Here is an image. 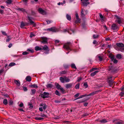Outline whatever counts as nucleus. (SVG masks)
<instances>
[{
    "instance_id": "obj_1",
    "label": "nucleus",
    "mask_w": 124,
    "mask_h": 124,
    "mask_svg": "<svg viewBox=\"0 0 124 124\" xmlns=\"http://www.w3.org/2000/svg\"><path fill=\"white\" fill-rule=\"evenodd\" d=\"M71 43L70 42H68L65 44L63 47L68 51H70L72 50V49L71 48Z\"/></svg>"
},
{
    "instance_id": "obj_2",
    "label": "nucleus",
    "mask_w": 124,
    "mask_h": 124,
    "mask_svg": "<svg viewBox=\"0 0 124 124\" xmlns=\"http://www.w3.org/2000/svg\"><path fill=\"white\" fill-rule=\"evenodd\" d=\"M117 46L120 48L119 50L123 52L124 50V44L121 43H117L116 44Z\"/></svg>"
},
{
    "instance_id": "obj_3",
    "label": "nucleus",
    "mask_w": 124,
    "mask_h": 124,
    "mask_svg": "<svg viewBox=\"0 0 124 124\" xmlns=\"http://www.w3.org/2000/svg\"><path fill=\"white\" fill-rule=\"evenodd\" d=\"M116 18L115 22L119 24H120L122 23V21L120 17L117 15L115 16Z\"/></svg>"
},
{
    "instance_id": "obj_4",
    "label": "nucleus",
    "mask_w": 124,
    "mask_h": 124,
    "mask_svg": "<svg viewBox=\"0 0 124 124\" xmlns=\"http://www.w3.org/2000/svg\"><path fill=\"white\" fill-rule=\"evenodd\" d=\"M49 93L47 92H44L43 93V94H41L40 96L41 98H48L49 97Z\"/></svg>"
},
{
    "instance_id": "obj_5",
    "label": "nucleus",
    "mask_w": 124,
    "mask_h": 124,
    "mask_svg": "<svg viewBox=\"0 0 124 124\" xmlns=\"http://www.w3.org/2000/svg\"><path fill=\"white\" fill-rule=\"evenodd\" d=\"M108 70L111 72L114 73L117 70L116 68L113 66H109L108 69Z\"/></svg>"
},
{
    "instance_id": "obj_6",
    "label": "nucleus",
    "mask_w": 124,
    "mask_h": 124,
    "mask_svg": "<svg viewBox=\"0 0 124 124\" xmlns=\"http://www.w3.org/2000/svg\"><path fill=\"white\" fill-rule=\"evenodd\" d=\"M73 83H68L66 84L65 86V87L67 89L70 88L72 87L73 86Z\"/></svg>"
},
{
    "instance_id": "obj_7",
    "label": "nucleus",
    "mask_w": 124,
    "mask_h": 124,
    "mask_svg": "<svg viewBox=\"0 0 124 124\" xmlns=\"http://www.w3.org/2000/svg\"><path fill=\"white\" fill-rule=\"evenodd\" d=\"M38 10L39 13L42 15H46V12L41 8H39Z\"/></svg>"
},
{
    "instance_id": "obj_8",
    "label": "nucleus",
    "mask_w": 124,
    "mask_h": 124,
    "mask_svg": "<svg viewBox=\"0 0 124 124\" xmlns=\"http://www.w3.org/2000/svg\"><path fill=\"white\" fill-rule=\"evenodd\" d=\"M41 39L42 40V41H41L42 43L45 44L47 43V38L45 37H41Z\"/></svg>"
},
{
    "instance_id": "obj_9",
    "label": "nucleus",
    "mask_w": 124,
    "mask_h": 124,
    "mask_svg": "<svg viewBox=\"0 0 124 124\" xmlns=\"http://www.w3.org/2000/svg\"><path fill=\"white\" fill-rule=\"evenodd\" d=\"M118 28L117 25L115 24H113L112 25L111 28L113 30H116Z\"/></svg>"
},
{
    "instance_id": "obj_10",
    "label": "nucleus",
    "mask_w": 124,
    "mask_h": 124,
    "mask_svg": "<svg viewBox=\"0 0 124 124\" xmlns=\"http://www.w3.org/2000/svg\"><path fill=\"white\" fill-rule=\"evenodd\" d=\"M47 30L48 31H51L52 32H55L56 31V30L55 28L53 27L47 29Z\"/></svg>"
},
{
    "instance_id": "obj_11",
    "label": "nucleus",
    "mask_w": 124,
    "mask_h": 124,
    "mask_svg": "<svg viewBox=\"0 0 124 124\" xmlns=\"http://www.w3.org/2000/svg\"><path fill=\"white\" fill-rule=\"evenodd\" d=\"M21 25L20 27L21 28H22L23 27L25 26L28 25V24L26 23H24L23 22H22L21 23Z\"/></svg>"
},
{
    "instance_id": "obj_12",
    "label": "nucleus",
    "mask_w": 124,
    "mask_h": 124,
    "mask_svg": "<svg viewBox=\"0 0 124 124\" xmlns=\"http://www.w3.org/2000/svg\"><path fill=\"white\" fill-rule=\"evenodd\" d=\"M39 106H43V109L44 110L47 107V106L45 104L41 103L40 104Z\"/></svg>"
},
{
    "instance_id": "obj_13",
    "label": "nucleus",
    "mask_w": 124,
    "mask_h": 124,
    "mask_svg": "<svg viewBox=\"0 0 124 124\" xmlns=\"http://www.w3.org/2000/svg\"><path fill=\"white\" fill-rule=\"evenodd\" d=\"M42 50L45 51H49L48 47V46L45 45L44 46H42Z\"/></svg>"
},
{
    "instance_id": "obj_14",
    "label": "nucleus",
    "mask_w": 124,
    "mask_h": 124,
    "mask_svg": "<svg viewBox=\"0 0 124 124\" xmlns=\"http://www.w3.org/2000/svg\"><path fill=\"white\" fill-rule=\"evenodd\" d=\"M25 79L27 81L30 82L31 80V77L30 76H28L26 77Z\"/></svg>"
},
{
    "instance_id": "obj_15",
    "label": "nucleus",
    "mask_w": 124,
    "mask_h": 124,
    "mask_svg": "<svg viewBox=\"0 0 124 124\" xmlns=\"http://www.w3.org/2000/svg\"><path fill=\"white\" fill-rule=\"evenodd\" d=\"M35 49L36 51L41 50L42 49L41 47H39L38 46H36L35 47Z\"/></svg>"
},
{
    "instance_id": "obj_16",
    "label": "nucleus",
    "mask_w": 124,
    "mask_h": 124,
    "mask_svg": "<svg viewBox=\"0 0 124 124\" xmlns=\"http://www.w3.org/2000/svg\"><path fill=\"white\" fill-rule=\"evenodd\" d=\"M98 72V71H96L94 72H93L91 73L90 75L91 76L93 77L96 74V73Z\"/></svg>"
},
{
    "instance_id": "obj_17",
    "label": "nucleus",
    "mask_w": 124,
    "mask_h": 124,
    "mask_svg": "<svg viewBox=\"0 0 124 124\" xmlns=\"http://www.w3.org/2000/svg\"><path fill=\"white\" fill-rule=\"evenodd\" d=\"M14 82L17 86L20 85V82L19 80H14Z\"/></svg>"
},
{
    "instance_id": "obj_18",
    "label": "nucleus",
    "mask_w": 124,
    "mask_h": 124,
    "mask_svg": "<svg viewBox=\"0 0 124 124\" xmlns=\"http://www.w3.org/2000/svg\"><path fill=\"white\" fill-rule=\"evenodd\" d=\"M60 80L62 83H65V78H63L62 77H60Z\"/></svg>"
},
{
    "instance_id": "obj_19",
    "label": "nucleus",
    "mask_w": 124,
    "mask_h": 124,
    "mask_svg": "<svg viewBox=\"0 0 124 124\" xmlns=\"http://www.w3.org/2000/svg\"><path fill=\"white\" fill-rule=\"evenodd\" d=\"M98 92V91H95V92H92L91 93L89 94H88V95L87 94V96H91V95H93L94 94H96Z\"/></svg>"
},
{
    "instance_id": "obj_20",
    "label": "nucleus",
    "mask_w": 124,
    "mask_h": 124,
    "mask_svg": "<svg viewBox=\"0 0 124 124\" xmlns=\"http://www.w3.org/2000/svg\"><path fill=\"white\" fill-rule=\"evenodd\" d=\"M100 122L102 123H104L107 122V121L105 119H102L99 121Z\"/></svg>"
},
{
    "instance_id": "obj_21",
    "label": "nucleus",
    "mask_w": 124,
    "mask_h": 124,
    "mask_svg": "<svg viewBox=\"0 0 124 124\" xmlns=\"http://www.w3.org/2000/svg\"><path fill=\"white\" fill-rule=\"evenodd\" d=\"M83 4V6L85 7H86L87 5L89 4V2H82Z\"/></svg>"
},
{
    "instance_id": "obj_22",
    "label": "nucleus",
    "mask_w": 124,
    "mask_h": 124,
    "mask_svg": "<svg viewBox=\"0 0 124 124\" xmlns=\"http://www.w3.org/2000/svg\"><path fill=\"white\" fill-rule=\"evenodd\" d=\"M108 82L109 86L110 87H112L114 82L112 80H109Z\"/></svg>"
},
{
    "instance_id": "obj_23",
    "label": "nucleus",
    "mask_w": 124,
    "mask_h": 124,
    "mask_svg": "<svg viewBox=\"0 0 124 124\" xmlns=\"http://www.w3.org/2000/svg\"><path fill=\"white\" fill-rule=\"evenodd\" d=\"M55 85L56 86L57 88L58 89H60L61 88V86L59 85L57 83H55Z\"/></svg>"
},
{
    "instance_id": "obj_24",
    "label": "nucleus",
    "mask_w": 124,
    "mask_h": 124,
    "mask_svg": "<svg viewBox=\"0 0 124 124\" xmlns=\"http://www.w3.org/2000/svg\"><path fill=\"white\" fill-rule=\"evenodd\" d=\"M66 17L67 19L69 21L71 19L70 16L68 14L66 15Z\"/></svg>"
},
{
    "instance_id": "obj_25",
    "label": "nucleus",
    "mask_w": 124,
    "mask_h": 124,
    "mask_svg": "<svg viewBox=\"0 0 124 124\" xmlns=\"http://www.w3.org/2000/svg\"><path fill=\"white\" fill-rule=\"evenodd\" d=\"M46 86L47 88H51L53 86L51 84H48L46 85Z\"/></svg>"
},
{
    "instance_id": "obj_26",
    "label": "nucleus",
    "mask_w": 124,
    "mask_h": 124,
    "mask_svg": "<svg viewBox=\"0 0 124 124\" xmlns=\"http://www.w3.org/2000/svg\"><path fill=\"white\" fill-rule=\"evenodd\" d=\"M116 57L119 59H121L122 57V55L120 54H118L116 55Z\"/></svg>"
},
{
    "instance_id": "obj_27",
    "label": "nucleus",
    "mask_w": 124,
    "mask_h": 124,
    "mask_svg": "<svg viewBox=\"0 0 124 124\" xmlns=\"http://www.w3.org/2000/svg\"><path fill=\"white\" fill-rule=\"evenodd\" d=\"M71 66L72 68H74L75 69H77V68L75 66V64L74 63H72L71 64Z\"/></svg>"
},
{
    "instance_id": "obj_28",
    "label": "nucleus",
    "mask_w": 124,
    "mask_h": 124,
    "mask_svg": "<svg viewBox=\"0 0 124 124\" xmlns=\"http://www.w3.org/2000/svg\"><path fill=\"white\" fill-rule=\"evenodd\" d=\"M64 78H65V82H68L70 81V79L69 78H68L66 77H64Z\"/></svg>"
},
{
    "instance_id": "obj_29",
    "label": "nucleus",
    "mask_w": 124,
    "mask_h": 124,
    "mask_svg": "<svg viewBox=\"0 0 124 124\" xmlns=\"http://www.w3.org/2000/svg\"><path fill=\"white\" fill-rule=\"evenodd\" d=\"M12 2V0H7L6 1V3L8 5H9Z\"/></svg>"
},
{
    "instance_id": "obj_30",
    "label": "nucleus",
    "mask_w": 124,
    "mask_h": 124,
    "mask_svg": "<svg viewBox=\"0 0 124 124\" xmlns=\"http://www.w3.org/2000/svg\"><path fill=\"white\" fill-rule=\"evenodd\" d=\"M80 84L78 83L75 86V88L76 89H79V87Z\"/></svg>"
},
{
    "instance_id": "obj_31",
    "label": "nucleus",
    "mask_w": 124,
    "mask_h": 124,
    "mask_svg": "<svg viewBox=\"0 0 124 124\" xmlns=\"http://www.w3.org/2000/svg\"><path fill=\"white\" fill-rule=\"evenodd\" d=\"M35 119L37 120H41L44 119V118H42L38 117H36L35 118Z\"/></svg>"
},
{
    "instance_id": "obj_32",
    "label": "nucleus",
    "mask_w": 124,
    "mask_h": 124,
    "mask_svg": "<svg viewBox=\"0 0 124 124\" xmlns=\"http://www.w3.org/2000/svg\"><path fill=\"white\" fill-rule=\"evenodd\" d=\"M99 16L101 20L103 21L104 20V17L101 14H99Z\"/></svg>"
},
{
    "instance_id": "obj_33",
    "label": "nucleus",
    "mask_w": 124,
    "mask_h": 124,
    "mask_svg": "<svg viewBox=\"0 0 124 124\" xmlns=\"http://www.w3.org/2000/svg\"><path fill=\"white\" fill-rule=\"evenodd\" d=\"M3 103L5 105H6L8 104L7 100L6 99H4V100L3 101Z\"/></svg>"
},
{
    "instance_id": "obj_34",
    "label": "nucleus",
    "mask_w": 124,
    "mask_h": 124,
    "mask_svg": "<svg viewBox=\"0 0 124 124\" xmlns=\"http://www.w3.org/2000/svg\"><path fill=\"white\" fill-rule=\"evenodd\" d=\"M16 65L15 63L14 62H11L9 64V67H12V66H14Z\"/></svg>"
},
{
    "instance_id": "obj_35",
    "label": "nucleus",
    "mask_w": 124,
    "mask_h": 124,
    "mask_svg": "<svg viewBox=\"0 0 124 124\" xmlns=\"http://www.w3.org/2000/svg\"><path fill=\"white\" fill-rule=\"evenodd\" d=\"M67 71L66 70H64L60 72V74H66L67 73Z\"/></svg>"
},
{
    "instance_id": "obj_36",
    "label": "nucleus",
    "mask_w": 124,
    "mask_h": 124,
    "mask_svg": "<svg viewBox=\"0 0 124 124\" xmlns=\"http://www.w3.org/2000/svg\"><path fill=\"white\" fill-rule=\"evenodd\" d=\"M36 90L35 89H32L31 90V95H33L35 93Z\"/></svg>"
},
{
    "instance_id": "obj_37",
    "label": "nucleus",
    "mask_w": 124,
    "mask_h": 124,
    "mask_svg": "<svg viewBox=\"0 0 124 124\" xmlns=\"http://www.w3.org/2000/svg\"><path fill=\"white\" fill-rule=\"evenodd\" d=\"M18 9V10L21 11L23 12H25V10L22 8H19Z\"/></svg>"
},
{
    "instance_id": "obj_38",
    "label": "nucleus",
    "mask_w": 124,
    "mask_h": 124,
    "mask_svg": "<svg viewBox=\"0 0 124 124\" xmlns=\"http://www.w3.org/2000/svg\"><path fill=\"white\" fill-rule=\"evenodd\" d=\"M119 95L121 96H124V91H122L121 92L119 93Z\"/></svg>"
},
{
    "instance_id": "obj_39",
    "label": "nucleus",
    "mask_w": 124,
    "mask_h": 124,
    "mask_svg": "<svg viewBox=\"0 0 124 124\" xmlns=\"http://www.w3.org/2000/svg\"><path fill=\"white\" fill-rule=\"evenodd\" d=\"M97 56L99 59V60L100 61H102V57L101 56H100L99 55H98Z\"/></svg>"
},
{
    "instance_id": "obj_40",
    "label": "nucleus",
    "mask_w": 124,
    "mask_h": 124,
    "mask_svg": "<svg viewBox=\"0 0 124 124\" xmlns=\"http://www.w3.org/2000/svg\"><path fill=\"white\" fill-rule=\"evenodd\" d=\"M83 85L84 86L85 88H86L88 87V85L87 82L85 83Z\"/></svg>"
},
{
    "instance_id": "obj_41",
    "label": "nucleus",
    "mask_w": 124,
    "mask_h": 124,
    "mask_svg": "<svg viewBox=\"0 0 124 124\" xmlns=\"http://www.w3.org/2000/svg\"><path fill=\"white\" fill-rule=\"evenodd\" d=\"M65 69H67L69 67V65L67 64H64L63 65Z\"/></svg>"
},
{
    "instance_id": "obj_42",
    "label": "nucleus",
    "mask_w": 124,
    "mask_h": 124,
    "mask_svg": "<svg viewBox=\"0 0 124 124\" xmlns=\"http://www.w3.org/2000/svg\"><path fill=\"white\" fill-rule=\"evenodd\" d=\"M55 94L58 96H60L61 94L57 90H56L55 92Z\"/></svg>"
},
{
    "instance_id": "obj_43",
    "label": "nucleus",
    "mask_w": 124,
    "mask_h": 124,
    "mask_svg": "<svg viewBox=\"0 0 124 124\" xmlns=\"http://www.w3.org/2000/svg\"><path fill=\"white\" fill-rule=\"evenodd\" d=\"M98 68H93L92 69H91L90 70V72H92L93 71L96 70H98Z\"/></svg>"
},
{
    "instance_id": "obj_44",
    "label": "nucleus",
    "mask_w": 124,
    "mask_h": 124,
    "mask_svg": "<svg viewBox=\"0 0 124 124\" xmlns=\"http://www.w3.org/2000/svg\"><path fill=\"white\" fill-rule=\"evenodd\" d=\"M27 51L28 52H30L31 53H33L34 52L33 50V49L31 50L30 49H27Z\"/></svg>"
},
{
    "instance_id": "obj_45",
    "label": "nucleus",
    "mask_w": 124,
    "mask_h": 124,
    "mask_svg": "<svg viewBox=\"0 0 124 124\" xmlns=\"http://www.w3.org/2000/svg\"><path fill=\"white\" fill-rule=\"evenodd\" d=\"M82 78L81 77H78V79L77 81L78 82H79L80 80H81Z\"/></svg>"
},
{
    "instance_id": "obj_46",
    "label": "nucleus",
    "mask_w": 124,
    "mask_h": 124,
    "mask_svg": "<svg viewBox=\"0 0 124 124\" xmlns=\"http://www.w3.org/2000/svg\"><path fill=\"white\" fill-rule=\"evenodd\" d=\"M84 15L83 9H82L81 11V16H83Z\"/></svg>"
},
{
    "instance_id": "obj_47",
    "label": "nucleus",
    "mask_w": 124,
    "mask_h": 124,
    "mask_svg": "<svg viewBox=\"0 0 124 124\" xmlns=\"http://www.w3.org/2000/svg\"><path fill=\"white\" fill-rule=\"evenodd\" d=\"M123 123V122L122 121L117 122L116 124H122Z\"/></svg>"
},
{
    "instance_id": "obj_48",
    "label": "nucleus",
    "mask_w": 124,
    "mask_h": 124,
    "mask_svg": "<svg viewBox=\"0 0 124 124\" xmlns=\"http://www.w3.org/2000/svg\"><path fill=\"white\" fill-rule=\"evenodd\" d=\"M60 91L62 93H64V89L62 87L60 89Z\"/></svg>"
},
{
    "instance_id": "obj_49",
    "label": "nucleus",
    "mask_w": 124,
    "mask_h": 124,
    "mask_svg": "<svg viewBox=\"0 0 124 124\" xmlns=\"http://www.w3.org/2000/svg\"><path fill=\"white\" fill-rule=\"evenodd\" d=\"M93 36L94 39H96L98 38V35L94 34L93 35Z\"/></svg>"
},
{
    "instance_id": "obj_50",
    "label": "nucleus",
    "mask_w": 124,
    "mask_h": 124,
    "mask_svg": "<svg viewBox=\"0 0 124 124\" xmlns=\"http://www.w3.org/2000/svg\"><path fill=\"white\" fill-rule=\"evenodd\" d=\"M11 40V38H10L9 36H8L7 39L6 40V41L7 42Z\"/></svg>"
},
{
    "instance_id": "obj_51",
    "label": "nucleus",
    "mask_w": 124,
    "mask_h": 124,
    "mask_svg": "<svg viewBox=\"0 0 124 124\" xmlns=\"http://www.w3.org/2000/svg\"><path fill=\"white\" fill-rule=\"evenodd\" d=\"M86 96H87V94H85L84 95H81V96H80V98H83L85 97Z\"/></svg>"
},
{
    "instance_id": "obj_52",
    "label": "nucleus",
    "mask_w": 124,
    "mask_h": 124,
    "mask_svg": "<svg viewBox=\"0 0 124 124\" xmlns=\"http://www.w3.org/2000/svg\"><path fill=\"white\" fill-rule=\"evenodd\" d=\"M1 32H2V34L3 35H5V36L7 35V34L5 32L2 31H1Z\"/></svg>"
},
{
    "instance_id": "obj_53",
    "label": "nucleus",
    "mask_w": 124,
    "mask_h": 124,
    "mask_svg": "<svg viewBox=\"0 0 124 124\" xmlns=\"http://www.w3.org/2000/svg\"><path fill=\"white\" fill-rule=\"evenodd\" d=\"M29 53L26 51L23 52L22 53V54L23 55H26L28 54Z\"/></svg>"
},
{
    "instance_id": "obj_54",
    "label": "nucleus",
    "mask_w": 124,
    "mask_h": 124,
    "mask_svg": "<svg viewBox=\"0 0 124 124\" xmlns=\"http://www.w3.org/2000/svg\"><path fill=\"white\" fill-rule=\"evenodd\" d=\"M46 21L47 24H49L52 22V21H50L49 20H46Z\"/></svg>"
},
{
    "instance_id": "obj_55",
    "label": "nucleus",
    "mask_w": 124,
    "mask_h": 124,
    "mask_svg": "<svg viewBox=\"0 0 124 124\" xmlns=\"http://www.w3.org/2000/svg\"><path fill=\"white\" fill-rule=\"evenodd\" d=\"M13 102L12 101H10L9 102V105H11L13 104Z\"/></svg>"
},
{
    "instance_id": "obj_56",
    "label": "nucleus",
    "mask_w": 124,
    "mask_h": 124,
    "mask_svg": "<svg viewBox=\"0 0 124 124\" xmlns=\"http://www.w3.org/2000/svg\"><path fill=\"white\" fill-rule=\"evenodd\" d=\"M113 61V63H116L118 62L117 60L116 59H115Z\"/></svg>"
},
{
    "instance_id": "obj_57",
    "label": "nucleus",
    "mask_w": 124,
    "mask_h": 124,
    "mask_svg": "<svg viewBox=\"0 0 124 124\" xmlns=\"http://www.w3.org/2000/svg\"><path fill=\"white\" fill-rule=\"evenodd\" d=\"M23 90L24 91H26L27 90V87H23Z\"/></svg>"
},
{
    "instance_id": "obj_58",
    "label": "nucleus",
    "mask_w": 124,
    "mask_h": 124,
    "mask_svg": "<svg viewBox=\"0 0 124 124\" xmlns=\"http://www.w3.org/2000/svg\"><path fill=\"white\" fill-rule=\"evenodd\" d=\"M41 114H42L41 113ZM40 116L41 117H47L44 114H41Z\"/></svg>"
},
{
    "instance_id": "obj_59",
    "label": "nucleus",
    "mask_w": 124,
    "mask_h": 124,
    "mask_svg": "<svg viewBox=\"0 0 124 124\" xmlns=\"http://www.w3.org/2000/svg\"><path fill=\"white\" fill-rule=\"evenodd\" d=\"M23 104L22 102H21L19 105V106L21 107H23Z\"/></svg>"
},
{
    "instance_id": "obj_60",
    "label": "nucleus",
    "mask_w": 124,
    "mask_h": 124,
    "mask_svg": "<svg viewBox=\"0 0 124 124\" xmlns=\"http://www.w3.org/2000/svg\"><path fill=\"white\" fill-rule=\"evenodd\" d=\"M80 19H77V20L75 21V23H77L79 22L80 21Z\"/></svg>"
},
{
    "instance_id": "obj_61",
    "label": "nucleus",
    "mask_w": 124,
    "mask_h": 124,
    "mask_svg": "<svg viewBox=\"0 0 124 124\" xmlns=\"http://www.w3.org/2000/svg\"><path fill=\"white\" fill-rule=\"evenodd\" d=\"M76 18L77 19H79V16L78 13H76Z\"/></svg>"
},
{
    "instance_id": "obj_62",
    "label": "nucleus",
    "mask_w": 124,
    "mask_h": 124,
    "mask_svg": "<svg viewBox=\"0 0 124 124\" xmlns=\"http://www.w3.org/2000/svg\"><path fill=\"white\" fill-rule=\"evenodd\" d=\"M54 102L56 103H58L61 102V101L59 100H55L54 101Z\"/></svg>"
},
{
    "instance_id": "obj_63",
    "label": "nucleus",
    "mask_w": 124,
    "mask_h": 124,
    "mask_svg": "<svg viewBox=\"0 0 124 124\" xmlns=\"http://www.w3.org/2000/svg\"><path fill=\"white\" fill-rule=\"evenodd\" d=\"M35 36L32 33H31L30 34V37L31 38H32L33 36Z\"/></svg>"
},
{
    "instance_id": "obj_64",
    "label": "nucleus",
    "mask_w": 124,
    "mask_h": 124,
    "mask_svg": "<svg viewBox=\"0 0 124 124\" xmlns=\"http://www.w3.org/2000/svg\"><path fill=\"white\" fill-rule=\"evenodd\" d=\"M66 3L65 1V0H64L61 3V5H63L64 4H65Z\"/></svg>"
}]
</instances>
